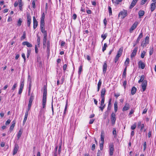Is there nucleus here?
I'll return each instance as SVG.
<instances>
[{"mask_svg":"<svg viewBox=\"0 0 156 156\" xmlns=\"http://www.w3.org/2000/svg\"><path fill=\"white\" fill-rule=\"evenodd\" d=\"M138 0H133L129 6V9H132L136 5Z\"/></svg>","mask_w":156,"mask_h":156,"instance_id":"obj_16","label":"nucleus"},{"mask_svg":"<svg viewBox=\"0 0 156 156\" xmlns=\"http://www.w3.org/2000/svg\"><path fill=\"white\" fill-rule=\"evenodd\" d=\"M146 54V52L145 51H143L141 53V57L142 58H144Z\"/></svg>","mask_w":156,"mask_h":156,"instance_id":"obj_46","label":"nucleus"},{"mask_svg":"<svg viewBox=\"0 0 156 156\" xmlns=\"http://www.w3.org/2000/svg\"><path fill=\"white\" fill-rule=\"evenodd\" d=\"M61 146H62V144H61L59 146V148H58V151H57L58 154L59 155H60L61 152Z\"/></svg>","mask_w":156,"mask_h":156,"instance_id":"obj_38","label":"nucleus"},{"mask_svg":"<svg viewBox=\"0 0 156 156\" xmlns=\"http://www.w3.org/2000/svg\"><path fill=\"white\" fill-rule=\"evenodd\" d=\"M153 48H152L149 51V54L151 55H152L153 54Z\"/></svg>","mask_w":156,"mask_h":156,"instance_id":"obj_60","label":"nucleus"},{"mask_svg":"<svg viewBox=\"0 0 156 156\" xmlns=\"http://www.w3.org/2000/svg\"><path fill=\"white\" fill-rule=\"evenodd\" d=\"M47 35L44 36V37L43 39V43L46 44L47 40Z\"/></svg>","mask_w":156,"mask_h":156,"instance_id":"obj_39","label":"nucleus"},{"mask_svg":"<svg viewBox=\"0 0 156 156\" xmlns=\"http://www.w3.org/2000/svg\"><path fill=\"white\" fill-rule=\"evenodd\" d=\"M18 2H19V9L21 11H22V6L23 5L22 3V0H18Z\"/></svg>","mask_w":156,"mask_h":156,"instance_id":"obj_25","label":"nucleus"},{"mask_svg":"<svg viewBox=\"0 0 156 156\" xmlns=\"http://www.w3.org/2000/svg\"><path fill=\"white\" fill-rule=\"evenodd\" d=\"M103 22L105 26H106L107 23V21L106 18H105L103 20Z\"/></svg>","mask_w":156,"mask_h":156,"instance_id":"obj_63","label":"nucleus"},{"mask_svg":"<svg viewBox=\"0 0 156 156\" xmlns=\"http://www.w3.org/2000/svg\"><path fill=\"white\" fill-rule=\"evenodd\" d=\"M23 89H22V88H20V89H19V92H18L19 94H21L22 93V91H23Z\"/></svg>","mask_w":156,"mask_h":156,"instance_id":"obj_64","label":"nucleus"},{"mask_svg":"<svg viewBox=\"0 0 156 156\" xmlns=\"http://www.w3.org/2000/svg\"><path fill=\"white\" fill-rule=\"evenodd\" d=\"M106 89L105 88H103L101 91V98L102 99H105V95L106 92Z\"/></svg>","mask_w":156,"mask_h":156,"instance_id":"obj_13","label":"nucleus"},{"mask_svg":"<svg viewBox=\"0 0 156 156\" xmlns=\"http://www.w3.org/2000/svg\"><path fill=\"white\" fill-rule=\"evenodd\" d=\"M32 5H33V7L34 8H35L36 7L35 5V2L34 1H33L32 2Z\"/></svg>","mask_w":156,"mask_h":156,"instance_id":"obj_62","label":"nucleus"},{"mask_svg":"<svg viewBox=\"0 0 156 156\" xmlns=\"http://www.w3.org/2000/svg\"><path fill=\"white\" fill-rule=\"evenodd\" d=\"M114 111L115 112H116L118 110V105L117 103L116 102H115L114 104Z\"/></svg>","mask_w":156,"mask_h":156,"instance_id":"obj_30","label":"nucleus"},{"mask_svg":"<svg viewBox=\"0 0 156 156\" xmlns=\"http://www.w3.org/2000/svg\"><path fill=\"white\" fill-rule=\"evenodd\" d=\"M107 36V34H102L101 37L103 39V40H105Z\"/></svg>","mask_w":156,"mask_h":156,"instance_id":"obj_45","label":"nucleus"},{"mask_svg":"<svg viewBox=\"0 0 156 156\" xmlns=\"http://www.w3.org/2000/svg\"><path fill=\"white\" fill-rule=\"evenodd\" d=\"M129 108V103H126L125 106L122 108V111H124L128 110Z\"/></svg>","mask_w":156,"mask_h":156,"instance_id":"obj_15","label":"nucleus"},{"mask_svg":"<svg viewBox=\"0 0 156 156\" xmlns=\"http://www.w3.org/2000/svg\"><path fill=\"white\" fill-rule=\"evenodd\" d=\"M102 82L101 81V80L100 79L98 83V91H99V90L100 88Z\"/></svg>","mask_w":156,"mask_h":156,"instance_id":"obj_28","label":"nucleus"},{"mask_svg":"<svg viewBox=\"0 0 156 156\" xmlns=\"http://www.w3.org/2000/svg\"><path fill=\"white\" fill-rule=\"evenodd\" d=\"M27 25L28 27H30L31 23V17L30 14H27Z\"/></svg>","mask_w":156,"mask_h":156,"instance_id":"obj_10","label":"nucleus"},{"mask_svg":"<svg viewBox=\"0 0 156 156\" xmlns=\"http://www.w3.org/2000/svg\"><path fill=\"white\" fill-rule=\"evenodd\" d=\"M107 47V45L106 43H105L103 47L102 48V51L104 52V51L106 49V48Z\"/></svg>","mask_w":156,"mask_h":156,"instance_id":"obj_40","label":"nucleus"},{"mask_svg":"<svg viewBox=\"0 0 156 156\" xmlns=\"http://www.w3.org/2000/svg\"><path fill=\"white\" fill-rule=\"evenodd\" d=\"M109 155L111 156L112 155L114 150V146L113 143H111L109 145Z\"/></svg>","mask_w":156,"mask_h":156,"instance_id":"obj_5","label":"nucleus"},{"mask_svg":"<svg viewBox=\"0 0 156 156\" xmlns=\"http://www.w3.org/2000/svg\"><path fill=\"white\" fill-rule=\"evenodd\" d=\"M94 119H91L90 121V122H89V123L90 124H92L94 122Z\"/></svg>","mask_w":156,"mask_h":156,"instance_id":"obj_59","label":"nucleus"},{"mask_svg":"<svg viewBox=\"0 0 156 156\" xmlns=\"http://www.w3.org/2000/svg\"><path fill=\"white\" fill-rule=\"evenodd\" d=\"M22 21L21 18H20L17 22V25L18 26H20L21 25Z\"/></svg>","mask_w":156,"mask_h":156,"instance_id":"obj_36","label":"nucleus"},{"mask_svg":"<svg viewBox=\"0 0 156 156\" xmlns=\"http://www.w3.org/2000/svg\"><path fill=\"white\" fill-rule=\"evenodd\" d=\"M136 88L135 87H133L131 90V94L132 95H134L136 93Z\"/></svg>","mask_w":156,"mask_h":156,"instance_id":"obj_27","label":"nucleus"},{"mask_svg":"<svg viewBox=\"0 0 156 156\" xmlns=\"http://www.w3.org/2000/svg\"><path fill=\"white\" fill-rule=\"evenodd\" d=\"M136 123H135L134 124H133L131 126V129L132 130H134L136 128Z\"/></svg>","mask_w":156,"mask_h":156,"instance_id":"obj_41","label":"nucleus"},{"mask_svg":"<svg viewBox=\"0 0 156 156\" xmlns=\"http://www.w3.org/2000/svg\"><path fill=\"white\" fill-rule=\"evenodd\" d=\"M76 17H77V15L76 14H74L73 15V19L74 20H75L76 19Z\"/></svg>","mask_w":156,"mask_h":156,"instance_id":"obj_55","label":"nucleus"},{"mask_svg":"<svg viewBox=\"0 0 156 156\" xmlns=\"http://www.w3.org/2000/svg\"><path fill=\"white\" fill-rule=\"evenodd\" d=\"M137 47H135L134 49L133 50V51L132 52L131 55V58H133L134 57L136 54V52L137 50Z\"/></svg>","mask_w":156,"mask_h":156,"instance_id":"obj_19","label":"nucleus"},{"mask_svg":"<svg viewBox=\"0 0 156 156\" xmlns=\"http://www.w3.org/2000/svg\"><path fill=\"white\" fill-rule=\"evenodd\" d=\"M19 148V147L18 144H15L13 149V154L14 155L16 154Z\"/></svg>","mask_w":156,"mask_h":156,"instance_id":"obj_12","label":"nucleus"},{"mask_svg":"<svg viewBox=\"0 0 156 156\" xmlns=\"http://www.w3.org/2000/svg\"><path fill=\"white\" fill-rule=\"evenodd\" d=\"M67 66L66 64H64L63 66V69L65 71L66 69Z\"/></svg>","mask_w":156,"mask_h":156,"instance_id":"obj_57","label":"nucleus"},{"mask_svg":"<svg viewBox=\"0 0 156 156\" xmlns=\"http://www.w3.org/2000/svg\"><path fill=\"white\" fill-rule=\"evenodd\" d=\"M47 86H44L43 87V96L42 103L46 104L47 98Z\"/></svg>","mask_w":156,"mask_h":156,"instance_id":"obj_1","label":"nucleus"},{"mask_svg":"<svg viewBox=\"0 0 156 156\" xmlns=\"http://www.w3.org/2000/svg\"><path fill=\"white\" fill-rule=\"evenodd\" d=\"M17 87V83H15L13 86H12L11 90L12 91V92H13L15 89V88H16V87Z\"/></svg>","mask_w":156,"mask_h":156,"instance_id":"obj_32","label":"nucleus"},{"mask_svg":"<svg viewBox=\"0 0 156 156\" xmlns=\"http://www.w3.org/2000/svg\"><path fill=\"white\" fill-rule=\"evenodd\" d=\"M144 14V11L143 10H140L138 12L139 18H140L143 16Z\"/></svg>","mask_w":156,"mask_h":156,"instance_id":"obj_22","label":"nucleus"},{"mask_svg":"<svg viewBox=\"0 0 156 156\" xmlns=\"http://www.w3.org/2000/svg\"><path fill=\"white\" fill-rule=\"evenodd\" d=\"M129 59L128 58H127L125 62V65H126V66H128V64H129Z\"/></svg>","mask_w":156,"mask_h":156,"instance_id":"obj_37","label":"nucleus"},{"mask_svg":"<svg viewBox=\"0 0 156 156\" xmlns=\"http://www.w3.org/2000/svg\"><path fill=\"white\" fill-rule=\"evenodd\" d=\"M115 114L114 112H112L111 114V121L112 125L115 124L116 121Z\"/></svg>","mask_w":156,"mask_h":156,"instance_id":"obj_7","label":"nucleus"},{"mask_svg":"<svg viewBox=\"0 0 156 156\" xmlns=\"http://www.w3.org/2000/svg\"><path fill=\"white\" fill-rule=\"evenodd\" d=\"M95 148V144H92V147H91V150L92 151H94Z\"/></svg>","mask_w":156,"mask_h":156,"instance_id":"obj_52","label":"nucleus"},{"mask_svg":"<svg viewBox=\"0 0 156 156\" xmlns=\"http://www.w3.org/2000/svg\"><path fill=\"white\" fill-rule=\"evenodd\" d=\"M147 110V109L145 108L143 111L142 114H145L146 113Z\"/></svg>","mask_w":156,"mask_h":156,"instance_id":"obj_56","label":"nucleus"},{"mask_svg":"<svg viewBox=\"0 0 156 156\" xmlns=\"http://www.w3.org/2000/svg\"><path fill=\"white\" fill-rule=\"evenodd\" d=\"M33 19V28L34 29L36 28L38 25L37 21L36 19L35 16H34Z\"/></svg>","mask_w":156,"mask_h":156,"instance_id":"obj_14","label":"nucleus"},{"mask_svg":"<svg viewBox=\"0 0 156 156\" xmlns=\"http://www.w3.org/2000/svg\"><path fill=\"white\" fill-rule=\"evenodd\" d=\"M123 49L122 48H120L118 51L117 54V55H116V56L119 57H120V56L121 55L122 51Z\"/></svg>","mask_w":156,"mask_h":156,"instance_id":"obj_20","label":"nucleus"},{"mask_svg":"<svg viewBox=\"0 0 156 156\" xmlns=\"http://www.w3.org/2000/svg\"><path fill=\"white\" fill-rule=\"evenodd\" d=\"M138 23L137 22H135L131 28L130 29L129 31L130 33H132L137 27Z\"/></svg>","mask_w":156,"mask_h":156,"instance_id":"obj_9","label":"nucleus"},{"mask_svg":"<svg viewBox=\"0 0 156 156\" xmlns=\"http://www.w3.org/2000/svg\"><path fill=\"white\" fill-rule=\"evenodd\" d=\"M45 23H41L40 28L41 31L42 33L44 34V36L47 35V32L45 30L44 28Z\"/></svg>","mask_w":156,"mask_h":156,"instance_id":"obj_4","label":"nucleus"},{"mask_svg":"<svg viewBox=\"0 0 156 156\" xmlns=\"http://www.w3.org/2000/svg\"><path fill=\"white\" fill-rule=\"evenodd\" d=\"M105 99L101 98L100 104V106L99 108L100 109L102 112L103 111V109L105 106V104H104Z\"/></svg>","mask_w":156,"mask_h":156,"instance_id":"obj_6","label":"nucleus"},{"mask_svg":"<svg viewBox=\"0 0 156 156\" xmlns=\"http://www.w3.org/2000/svg\"><path fill=\"white\" fill-rule=\"evenodd\" d=\"M22 44L23 45H26L28 47H32V45L28 41H24L22 43Z\"/></svg>","mask_w":156,"mask_h":156,"instance_id":"obj_18","label":"nucleus"},{"mask_svg":"<svg viewBox=\"0 0 156 156\" xmlns=\"http://www.w3.org/2000/svg\"><path fill=\"white\" fill-rule=\"evenodd\" d=\"M138 65L139 68H140L141 69H143L145 67V64L144 63L140 60V61L138 63Z\"/></svg>","mask_w":156,"mask_h":156,"instance_id":"obj_11","label":"nucleus"},{"mask_svg":"<svg viewBox=\"0 0 156 156\" xmlns=\"http://www.w3.org/2000/svg\"><path fill=\"white\" fill-rule=\"evenodd\" d=\"M147 144L146 142H145L144 144V151L146 149Z\"/></svg>","mask_w":156,"mask_h":156,"instance_id":"obj_54","label":"nucleus"},{"mask_svg":"<svg viewBox=\"0 0 156 156\" xmlns=\"http://www.w3.org/2000/svg\"><path fill=\"white\" fill-rule=\"evenodd\" d=\"M144 75H142L140 79V80L138 81V83H140L141 82H143V81L144 80Z\"/></svg>","mask_w":156,"mask_h":156,"instance_id":"obj_29","label":"nucleus"},{"mask_svg":"<svg viewBox=\"0 0 156 156\" xmlns=\"http://www.w3.org/2000/svg\"><path fill=\"white\" fill-rule=\"evenodd\" d=\"M28 80L29 81V82H32L31 78L30 76L29 75L28 76Z\"/></svg>","mask_w":156,"mask_h":156,"instance_id":"obj_51","label":"nucleus"},{"mask_svg":"<svg viewBox=\"0 0 156 156\" xmlns=\"http://www.w3.org/2000/svg\"><path fill=\"white\" fill-rule=\"evenodd\" d=\"M45 18V14L43 13L41 19V23H45L44 19Z\"/></svg>","mask_w":156,"mask_h":156,"instance_id":"obj_24","label":"nucleus"},{"mask_svg":"<svg viewBox=\"0 0 156 156\" xmlns=\"http://www.w3.org/2000/svg\"><path fill=\"white\" fill-rule=\"evenodd\" d=\"M101 143H104V136L101 134Z\"/></svg>","mask_w":156,"mask_h":156,"instance_id":"obj_34","label":"nucleus"},{"mask_svg":"<svg viewBox=\"0 0 156 156\" xmlns=\"http://www.w3.org/2000/svg\"><path fill=\"white\" fill-rule=\"evenodd\" d=\"M127 15V11L123 10L119 13L118 16L119 17L121 16V17L122 19H123Z\"/></svg>","mask_w":156,"mask_h":156,"instance_id":"obj_3","label":"nucleus"},{"mask_svg":"<svg viewBox=\"0 0 156 156\" xmlns=\"http://www.w3.org/2000/svg\"><path fill=\"white\" fill-rule=\"evenodd\" d=\"M26 33L25 31L23 32V35L21 37V40H23L26 38Z\"/></svg>","mask_w":156,"mask_h":156,"instance_id":"obj_31","label":"nucleus"},{"mask_svg":"<svg viewBox=\"0 0 156 156\" xmlns=\"http://www.w3.org/2000/svg\"><path fill=\"white\" fill-rule=\"evenodd\" d=\"M82 66H80L79 68V71H78L79 74H80L81 73L82 70Z\"/></svg>","mask_w":156,"mask_h":156,"instance_id":"obj_47","label":"nucleus"},{"mask_svg":"<svg viewBox=\"0 0 156 156\" xmlns=\"http://www.w3.org/2000/svg\"><path fill=\"white\" fill-rule=\"evenodd\" d=\"M30 52H31L30 50H27V58H28L29 57V56L30 55Z\"/></svg>","mask_w":156,"mask_h":156,"instance_id":"obj_50","label":"nucleus"},{"mask_svg":"<svg viewBox=\"0 0 156 156\" xmlns=\"http://www.w3.org/2000/svg\"><path fill=\"white\" fill-rule=\"evenodd\" d=\"M113 134L114 135V137H115L116 136V129L115 128H113V130L112 131Z\"/></svg>","mask_w":156,"mask_h":156,"instance_id":"obj_43","label":"nucleus"},{"mask_svg":"<svg viewBox=\"0 0 156 156\" xmlns=\"http://www.w3.org/2000/svg\"><path fill=\"white\" fill-rule=\"evenodd\" d=\"M126 66L125 68L124 69L123 74H122V76H125L126 77Z\"/></svg>","mask_w":156,"mask_h":156,"instance_id":"obj_44","label":"nucleus"},{"mask_svg":"<svg viewBox=\"0 0 156 156\" xmlns=\"http://www.w3.org/2000/svg\"><path fill=\"white\" fill-rule=\"evenodd\" d=\"M142 88L143 89V92L144 91L146 88L147 86V81L146 80H144L142 84Z\"/></svg>","mask_w":156,"mask_h":156,"instance_id":"obj_8","label":"nucleus"},{"mask_svg":"<svg viewBox=\"0 0 156 156\" xmlns=\"http://www.w3.org/2000/svg\"><path fill=\"white\" fill-rule=\"evenodd\" d=\"M156 6L155 3H153L151 5V11L153 12L155 9Z\"/></svg>","mask_w":156,"mask_h":156,"instance_id":"obj_23","label":"nucleus"},{"mask_svg":"<svg viewBox=\"0 0 156 156\" xmlns=\"http://www.w3.org/2000/svg\"><path fill=\"white\" fill-rule=\"evenodd\" d=\"M22 56L23 58L24 61L25 62L26 60V57L25 56V54L24 53H22Z\"/></svg>","mask_w":156,"mask_h":156,"instance_id":"obj_53","label":"nucleus"},{"mask_svg":"<svg viewBox=\"0 0 156 156\" xmlns=\"http://www.w3.org/2000/svg\"><path fill=\"white\" fill-rule=\"evenodd\" d=\"M24 86V81L23 80V81H21L20 82V88L23 89V87Z\"/></svg>","mask_w":156,"mask_h":156,"instance_id":"obj_33","label":"nucleus"},{"mask_svg":"<svg viewBox=\"0 0 156 156\" xmlns=\"http://www.w3.org/2000/svg\"><path fill=\"white\" fill-rule=\"evenodd\" d=\"M65 44V43L63 41H62L61 42V46L62 47H63L64 46Z\"/></svg>","mask_w":156,"mask_h":156,"instance_id":"obj_58","label":"nucleus"},{"mask_svg":"<svg viewBox=\"0 0 156 156\" xmlns=\"http://www.w3.org/2000/svg\"><path fill=\"white\" fill-rule=\"evenodd\" d=\"M107 62L106 61L105 62L103 66V73H105L107 71Z\"/></svg>","mask_w":156,"mask_h":156,"instance_id":"obj_17","label":"nucleus"},{"mask_svg":"<svg viewBox=\"0 0 156 156\" xmlns=\"http://www.w3.org/2000/svg\"><path fill=\"white\" fill-rule=\"evenodd\" d=\"M37 42H40L41 38L40 36H39L38 35H37Z\"/></svg>","mask_w":156,"mask_h":156,"instance_id":"obj_61","label":"nucleus"},{"mask_svg":"<svg viewBox=\"0 0 156 156\" xmlns=\"http://www.w3.org/2000/svg\"><path fill=\"white\" fill-rule=\"evenodd\" d=\"M23 133V130L22 129H20L19 130V132L18 133L17 136V138L18 140L20 138L21 135Z\"/></svg>","mask_w":156,"mask_h":156,"instance_id":"obj_26","label":"nucleus"},{"mask_svg":"<svg viewBox=\"0 0 156 156\" xmlns=\"http://www.w3.org/2000/svg\"><path fill=\"white\" fill-rule=\"evenodd\" d=\"M108 12L109 15L110 16L112 15V8L110 7L109 6L108 8Z\"/></svg>","mask_w":156,"mask_h":156,"instance_id":"obj_42","label":"nucleus"},{"mask_svg":"<svg viewBox=\"0 0 156 156\" xmlns=\"http://www.w3.org/2000/svg\"><path fill=\"white\" fill-rule=\"evenodd\" d=\"M149 43V37L148 36H147L146 37L144 40L143 41L141 44V46L143 47L144 48L146 47L147 44H148Z\"/></svg>","mask_w":156,"mask_h":156,"instance_id":"obj_2","label":"nucleus"},{"mask_svg":"<svg viewBox=\"0 0 156 156\" xmlns=\"http://www.w3.org/2000/svg\"><path fill=\"white\" fill-rule=\"evenodd\" d=\"M11 122V120L10 119H8L7 120L5 124L6 125H8L10 124Z\"/></svg>","mask_w":156,"mask_h":156,"instance_id":"obj_49","label":"nucleus"},{"mask_svg":"<svg viewBox=\"0 0 156 156\" xmlns=\"http://www.w3.org/2000/svg\"><path fill=\"white\" fill-rule=\"evenodd\" d=\"M34 96L32 95H31L30 96V98H29V102L32 103L33 101L34 100Z\"/></svg>","mask_w":156,"mask_h":156,"instance_id":"obj_35","label":"nucleus"},{"mask_svg":"<svg viewBox=\"0 0 156 156\" xmlns=\"http://www.w3.org/2000/svg\"><path fill=\"white\" fill-rule=\"evenodd\" d=\"M104 143H100V148L101 150H102L103 148Z\"/></svg>","mask_w":156,"mask_h":156,"instance_id":"obj_48","label":"nucleus"},{"mask_svg":"<svg viewBox=\"0 0 156 156\" xmlns=\"http://www.w3.org/2000/svg\"><path fill=\"white\" fill-rule=\"evenodd\" d=\"M12 125L11 126L10 128V129H9V130L10 131H12L13 129V128L15 126V124L16 123V120H13L12 121Z\"/></svg>","mask_w":156,"mask_h":156,"instance_id":"obj_21","label":"nucleus"}]
</instances>
